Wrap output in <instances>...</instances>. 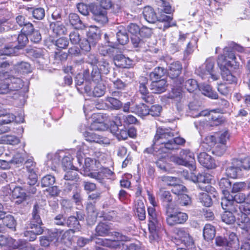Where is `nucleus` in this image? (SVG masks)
<instances>
[{"label": "nucleus", "instance_id": "38", "mask_svg": "<svg viewBox=\"0 0 250 250\" xmlns=\"http://www.w3.org/2000/svg\"><path fill=\"white\" fill-rule=\"evenodd\" d=\"M61 236V231L54 229L49 232L48 237H49L51 244H53L56 247H59Z\"/></svg>", "mask_w": 250, "mask_h": 250}, {"label": "nucleus", "instance_id": "8", "mask_svg": "<svg viewBox=\"0 0 250 250\" xmlns=\"http://www.w3.org/2000/svg\"><path fill=\"white\" fill-rule=\"evenodd\" d=\"M148 229L151 233H154L161 227L160 219L158 218L154 207H148Z\"/></svg>", "mask_w": 250, "mask_h": 250}, {"label": "nucleus", "instance_id": "5", "mask_svg": "<svg viewBox=\"0 0 250 250\" xmlns=\"http://www.w3.org/2000/svg\"><path fill=\"white\" fill-rule=\"evenodd\" d=\"M205 66L202 65L196 70V73L203 79H208V81L211 79L213 81L217 80L219 76L213 74V69L214 65V60L212 58H209L206 60L204 63Z\"/></svg>", "mask_w": 250, "mask_h": 250}, {"label": "nucleus", "instance_id": "10", "mask_svg": "<svg viewBox=\"0 0 250 250\" xmlns=\"http://www.w3.org/2000/svg\"><path fill=\"white\" fill-rule=\"evenodd\" d=\"M188 218L187 213L182 212H175L173 213H167V222L169 226L183 224Z\"/></svg>", "mask_w": 250, "mask_h": 250}, {"label": "nucleus", "instance_id": "60", "mask_svg": "<svg viewBox=\"0 0 250 250\" xmlns=\"http://www.w3.org/2000/svg\"><path fill=\"white\" fill-rule=\"evenodd\" d=\"M186 190L187 188L184 186L180 184L179 183H177L173 186L171 191L176 195L181 196L186 191Z\"/></svg>", "mask_w": 250, "mask_h": 250}, {"label": "nucleus", "instance_id": "7", "mask_svg": "<svg viewBox=\"0 0 250 250\" xmlns=\"http://www.w3.org/2000/svg\"><path fill=\"white\" fill-rule=\"evenodd\" d=\"M106 9L100 5L91 4L89 5V10L93 15V19L100 25H104L108 21Z\"/></svg>", "mask_w": 250, "mask_h": 250}, {"label": "nucleus", "instance_id": "47", "mask_svg": "<svg viewBox=\"0 0 250 250\" xmlns=\"http://www.w3.org/2000/svg\"><path fill=\"white\" fill-rule=\"evenodd\" d=\"M100 2V5L105 8V9H109L112 7L113 9L116 8V10L113 11L115 13H118L120 10V6L118 5H113L111 0H99Z\"/></svg>", "mask_w": 250, "mask_h": 250}, {"label": "nucleus", "instance_id": "27", "mask_svg": "<svg viewBox=\"0 0 250 250\" xmlns=\"http://www.w3.org/2000/svg\"><path fill=\"white\" fill-rule=\"evenodd\" d=\"M68 21L71 25L76 28L83 29L87 27L80 20L79 16L75 13H71L68 16Z\"/></svg>", "mask_w": 250, "mask_h": 250}, {"label": "nucleus", "instance_id": "9", "mask_svg": "<svg viewBox=\"0 0 250 250\" xmlns=\"http://www.w3.org/2000/svg\"><path fill=\"white\" fill-rule=\"evenodd\" d=\"M176 239L180 240L188 248L193 245V241L188 230L184 228H176L174 230Z\"/></svg>", "mask_w": 250, "mask_h": 250}, {"label": "nucleus", "instance_id": "48", "mask_svg": "<svg viewBox=\"0 0 250 250\" xmlns=\"http://www.w3.org/2000/svg\"><path fill=\"white\" fill-rule=\"evenodd\" d=\"M219 186L222 189L224 197L226 195L228 196V194H227V193H229L228 189L231 188V182L229 180L228 178H222L219 182Z\"/></svg>", "mask_w": 250, "mask_h": 250}, {"label": "nucleus", "instance_id": "14", "mask_svg": "<svg viewBox=\"0 0 250 250\" xmlns=\"http://www.w3.org/2000/svg\"><path fill=\"white\" fill-rule=\"evenodd\" d=\"M239 164L237 160H233L231 165L227 168L226 173L229 177L237 178L242 176V169Z\"/></svg>", "mask_w": 250, "mask_h": 250}, {"label": "nucleus", "instance_id": "36", "mask_svg": "<svg viewBox=\"0 0 250 250\" xmlns=\"http://www.w3.org/2000/svg\"><path fill=\"white\" fill-rule=\"evenodd\" d=\"M117 39L122 45L126 44L129 41L128 35L124 27H120L116 34Z\"/></svg>", "mask_w": 250, "mask_h": 250}, {"label": "nucleus", "instance_id": "24", "mask_svg": "<svg viewBox=\"0 0 250 250\" xmlns=\"http://www.w3.org/2000/svg\"><path fill=\"white\" fill-rule=\"evenodd\" d=\"M74 230L73 229L65 231L62 233L61 231V236L60 240V248H62V245L67 247H70L72 244V236L71 235V232L73 233Z\"/></svg>", "mask_w": 250, "mask_h": 250}, {"label": "nucleus", "instance_id": "55", "mask_svg": "<svg viewBox=\"0 0 250 250\" xmlns=\"http://www.w3.org/2000/svg\"><path fill=\"white\" fill-rule=\"evenodd\" d=\"M97 66L100 69L102 73L107 74L109 72V63L104 59H102L99 61Z\"/></svg>", "mask_w": 250, "mask_h": 250}, {"label": "nucleus", "instance_id": "42", "mask_svg": "<svg viewBox=\"0 0 250 250\" xmlns=\"http://www.w3.org/2000/svg\"><path fill=\"white\" fill-rule=\"evenodd\" d=\"M110 230L109 226L104 223H99L96 228V234L104 236L108 234Z\"/></svg>", "mask_w": 250, "mask_h": 250}, {"label": "nucleus", "instance_id": "56", "mask_svg": "<svg viewBox=\"0 0 250 250\" xmlns=\"http://www.w3.org/2000/svg\"><path fill=\"white\" fill-rule=\"evenodd\" d=\"M162 181L168 186H173L177 183H180V180L175 177L163 176L161 177Z\"/></svg>", "mask_w": 250, "mask_h": 250}, {"label": "nucleus", "instance_id": "46", "mask_svg": "<svg viewBox=\"0 0 250 250\" xmlns=\"http://www.w3.org/2000/svg\"><path fill=\"white\" fill-rule=\"evenodd\" d=\"M91 82L85 81L84 85L82 87H78V90L81 93H85L88 96H93L92 86H93Z\"/></svg>", "mask_w": 250, "mask_h": 250}, {"label": "nucleus", "instance_id": "3", "mask_svg": "<svg viewBox=\"0 0 250 250\" xmlns=\"http://www.w3.org/2000/svg\"><path fill=\"white\" fill-rule=\"evenodd\" d=\"M231 201L226 199H222L221 205L222 208L225 210L221 215L223 222L227 224L230 225L236 221L234 214L238 213V207L231 204Z\"/></svg>", "mask_w": 250, "mask_h": 250}, {"label": "nucleus", "instance_id": "44", "mask_svg": "<svg viewBox=\"0 0 250 250\" xmlns=\"http://www.w3.org/2000/svg\"><path fill=\"white\" fill-rule=\"evenodd\" d=\"M88 40L95 44L96 42L100 39L99 30L93 27H91L87 33Z\"/></svg>", "mask_w": 250, "mask_h": 250}, {"label": "nucleus", "instance_id": "57", "mask_svg": "<svg viewBox=\"0 0 250 250\" xmlns=\"http://www.w3.org/2000/svg\"><path fill=\"white\" fill-rule=\"evenodd\" d=\"M161 199L164 202L170 203L172 200V198L169 191L161 188L158 192Z\"/></svg>", "mask_w": 250, "mask_h": 250}, {"label": "nucleus", "instance_id": "39", "mask_svg": "<svg viewBox=\"0 0 250 250\" xmlns=\"http://www.w3.org/2000/svg\"><path fill=\"white\" fill-rule=\"evenodd\" d=\"M10 83L8 84L11 90H18L23 86V81L19 78L11 76L9 78Z\"/></svg>", "mask_w": 250, "mask_h": 250}, {"label": "nucleus", "instance_id": "13", "mask_svg": "<svg viewBox=\"0 0 250 250\" xmlns=\"http://www.w3.org/2000/svg\"><path fill=\"white\" fill-rule=\"evenodd\" d=\"M3 189L6 190V194H9L12 192L13 197L18 199L16 202L19 204L26 199V194L24 190L20 187H16L12 190L10 185H7L3 188Z\"/></svg>", "mask_w": 250, "mask_h": 250}, {"label": "nucleus", "instance_id": "62", "mask_svg": "<svg viewBox=\"0 0 250 250\" xmlns=\"http://www.w3.org/2000/svg\"><path fill=\"white\" fill-rule=\"evenodd\" d=\"M80 47L82 50L88 52L90 50L92 45H94L95 44L91 41L88 39H84L81 40L80 41Z\"/></svg>", "mask_w": 250, "mask_h": 250}, {"label": "nucleus", "instance_id": "4", "mask_svg": "<svg viewBox=\"0 0 250 250\" xmlns=\"http://www.w3.org/2000/svg\"><path fill=\"white\" fill-rule=\"evenodd\" d=\"M27 36L23 33L19 34L18 37L14 35L13 37L17 40L18 45L17 44L16 42L7 43L2 49L1 54L7 55V56L15 55L19 49L24 47L28 42V39Z\"/></svg>", "mask_w": 250, "mask_h": 250}, {"label": "nucleus", "instance_id": "23", "mask_svg": "<svg viewBox=\"0 0 250 250\" xmlns=\"http://www.w3.org/2000/svg\"><path fill=\"white\" fill-rule=\"evenodd\" d=\"M106 173H107L109 175H112L113 174V172L109 169L107 168H105L101 170V171H94L88 173L87 174V176L91 178L95 179L100 183L103 184L104 183V179L105 176V174Z\"/></svg>", "mask_w": 250, "mask_h": 250}, {"label": "nucleus", "instance_id": "32", "mask_svg": "<svg viewBox=\"0 0 250 250\" xmlns=\"http://www.w3.org/2000/svg\"><path fill=\"white\" fill-rule=\"evenodd\" d=\"M229 241H228L226 246L227 250H238L239 244L238 239L234 233H231L229 237Z\"/></svg>", "mask_w": 250, "mask_h": 250}, {"label": "nucleus", "instance_id": "25", "mask_svg": "<svg viewBox=\"0 0 250 250\" xmlns=\"http://www.w3.org/2000/svg\"><path fill=\"white\" fill-rule=\"evenodd\" d=\"M143 14L145 19L149 23L155 22L158 18L154 9L149 6L144 7Z\"/></svg>", "mask_w": 250, "mask_h": 250}, {"label": "nucleus", "instance_id": "35", "mask_svg": "<svg viewBox=\"0 0 250 250\" xmlns=\"http://www.w3.org/2000/svg\"><path fill=\"white\" fill-rule=\"evenodd\" d=\"M215 230L214 227L210 224H206L203 230V236L207 241L212 240L215 236Z\"/></svg>", "mask_w": 250, "mask_h": 250}, {"label": "nucleus", "instance_id": "50", "mask_svg": "<svg viewBox=\"0 0 250 250\" xmlns=\"http://www.w3.org/2000/svg\"><path fill=\"white\" fill-rule=\"evenodd\" d=\"M186 142V140L182 137H178L172 138L170 144L167 145L169 146V150L177 149V145H183Z\"/></svg>", "mask_w": 250, "mask_h": 250}, {"label": "nucleus", "instance_id": "1", "mask_svg": "<svg viewBox=\"0 0 250 250\" xmlns=\"http://www.w3.org/2000/svg\"><path fill=\"white\" fill-rule=\"evenodd\" d=\"M174 133L167 128H158L156 132L153 141V145L160 146L156 149H161L162 151L167 152L169 146L167 145L170 144Z\"/></svg>", "mask_w": 250, "mask_h": 250}, {"label": "nucleus", "instance_id": "20", "mask_svg": "<svg viewBox=\"0 0 250 250\" xmlns=\"http://www.w3.org/2000/svg\"><path fill=\"white\" fill-rule=\"evenodd\" d=\"M236 221L240 228L248 233L250 232V219L247 215L238 213Z\"/></svg>", "mask_w": 250, "mask_h": 250}, {"label": "nucleus", "instance_id": "41", "mask_svg": "<svg viewBox=\"0 0 250 250\" xmlns=\"http://www.w3.org/2000/svg\"><path fill=\"white\" fill-rule=\"evenodd\" d=\"M50 26L52 28L53 31L58 35H64L66 32V28L60 21L52 22Z\"/></svg>", "mask_w": 250, "mask_h": 250}, {"label": "nucleus", "instance_id": "28", "mask_svg": "<svg viewBox=\"0 0 250 250\" xmlns=\"http://www.w3.org/2000/svg\"><path fill=\"white\" fill-rule=\"evenodd\" d=\"M130 111L141 117L149 115V108L144 104L131 106L130 107Z\"/></svg>", "mask_w": 250, "mask_h": 250}, {"label": "nucleus", "instance_id": "17", "mask_svg": "<svg viewBox=\"0 0 250 250\" xmlns=\"http://www.w3.org/2000/svg\"><path fill=\"white\" fill-rule=\"evenodd\" d=\"M167 86V81L165 79L152 81L150 89L155 94H161L166 91Z\"/></svg>", "mask_w": 250, "mask_h": 250}, {"label": "nucleus", "instance_id": "6", "mask_svg": "<svg viewBox=\"0 0 250 250\" xmlns=\"http://www.w3.org/2000/svg\"><path fill=\"white\" fill-rule=\"evenodd\" d=\"M217 64L221 71V75L224 81L229 83H236V78L231 74L228 68V67L232 65L229 61H227L224 56L219 55L217 60Z\"/></svg>", "mask_w": 250, "mask_h": 250}, {"label": "nucleus", "instance_id": "21", "mask_svg": "<svg viewBox=\"0 0 250 250\" xmlns=\"http://www.w3.org/2000/svg\"><path fill=\"white\" fill-rule=\"evenodd\" d=\"M182 68V65L179 62H175L170 63L167 70V74L169 77L172 79L177 78L180 74Z\"/></svg>", "mask_w": 250, "mask_h": 250}, {"label": "nucleus", "instance_id": "2", "mask_svg": "<svg viewBox=\"0 0 250 250\" xmlns=\"http://www.w3.org/2000/svg\"><path fill=\"white\" fill-rule=\"evenodd\" d=\"M171 160L176 164L188 167L191 170L196 169L194 153L188 149H182L178 156H172Z\"/></svg>", "mask_w": 250, "mask_h": 250}, {"label": "nucleus", "instance_id": "43", "mask_svg": "<svg viewBox=\"0 0 250 250\" xmlns=\"http://www.w3.org/2000/svg\"><path fill=\"white\" fill-rule=\"evenodd\" d=\"M65 226L68 228H72L75 230H80L81 226L76 217L74 216H71L66 219Z\"/></svg>", "mask_w": 250, "mask_h": 250}, {"label": "nucleus", "instance_id": "15", "mask_svg": "<svg viewBox=\"0 0 250 250\" xmlns=\"http://www.w3.org/2000/svg\"><path fill=\"white\" fill-rule=\"evenodd\" d=\"M192 180L194 183H198V187L201 189L207 191L211 187L209 186H202L201 184L209 183L211 180V176L208 173L199 174L192 177Z\"/></svg>", "mask_w": 250, "mask_h": 250}, {"label": "nucleus", "instance_id": "37", "mask_svg": "<svg viewBox=\"0 0 250 250\" xmlns=\"http://www.w3.org/2000/svg\"><path fill=\"white\" fill-rule=\"evenodd\" d=\"M105 91V86L102 81H97L93 90V96L101 97L104 95Z\"/></svg>", "mask_w": 250, "mask_h": 250}, {"label": "nucleus", "instance_id": "33", "mask_svg": "<svg viewBox=\"0 0 250 250\" xmlns=\"http://www.w3.org/2000/svg\"><path fill=\"white\" fill-rule=\"evenodd\" d=\"M41 208L37 204L34 206L32 217L30 219V223L42 224V221L40 216Z\"/></svg>", "mask_w": 250, "mask_h": 250}, {"label": "nucleus", "instance_id": "29", "mask_svg": "<svg viewBox=\"0 0 250 250\" xmlns=\"http://www.w3.org/2000/svg\"><path fill=\"white\" fill-rule=\"evenodd\" d=\"M13 247L14 249H18L19 250H36L34 246L21 239L14 240Z\"/></svg>", "mask_w": 250, "mask_h": 250}, {"label": "nucleus", "instance_id": "64", "mask_svg": "<svg viewBox=\"0 0 250 250\" xmlns=\"http://www.w3.org/2000/svg\"><path fill=\"white\" fill-rule=\"evenodd\" d=\"M101 72L99 67L96 66H93V69L91 72V77L92 79V81L93 83H95L96 81L101 80Z\"/></svg>", "mask_w": 250, "mask_h": 250}, {"label": "nucleus", "instance_id": "16", "mask_svg": "<svg viewBox=\"0 0 250 250\" xmlns=\"http://www.w3.org/2000/svg\"><path fill=\"white\" fill-rule=\"evenodd\" d=\"M198 159L201 165L208 169H212L216 167L213 159L206 152L200 153L198 155Z\"/></svg>", "mask_w": 250, "mask_h": 250}, {"label": "nucleus", "instance_id": "63", "mask_svg": "<svg viewBox=\"0 0 250 250\" xmlns=\"http://www.w3.org/2000/svg\"><path fill=\"white\" fill-rule=\"evenodd\" d=\"M70 41L72 44H76L80 43L82 38L78 31L71 32L69 34Z\"/></svg>", "mask_w": 250, "mask_h": 250}, {"label": "nucleus", "instance_id": "11", "mask_svg": "<svg viewBox=\"0 0 250 250\" xmlns=\"http://www.w3.org/2000/svg\"><path fill=\"white\" fill-rule=\"evenodd\" d=\"M147 83V78L145 77H141L139 91L141 94V99H143L144 102L147 103H152L154 102V99L147 89L146 86Z\"/></svg>", "mask_w": 250, "mask_h": 250}, {"label": "nucleus", "instance_id": "18", "mask_svg": "<svg viewBox=\"0 0 250 250\" xmlns=\"http://www.w3.org/2000/svg\"><path fill=\"white\" fill-rule=\"evenodd\" d=\"M115 123L117 126L121 125L123 123L126 125L135 124L137 122V119L131 115L125 116L123 114H118L114 118Z\"/></svg>", "mask_w": 250, "mask_h": 250}, {"label": "nucleus", "instance_id": "34", "mask_svg": "<svg viewBox=\"0 0 250 250\" xmlns=\"http://www.w3.org/2000/svg\"><path fill=\"white\" fill-rule=\"evenodd\" d=\"M0 124H7L13 122L16 118V116L12 113L7 112L4 110H0Z\"/></svg>", "mask_w": 250, "mask_h": 250}, {"label": "nucleus", "instance_id": "54", "mask_svg": "<svg viewBox=\"0 0 250 250\" xmlns=\"http://www.w3.org/2000/svg\"><path fill=\"white\" fill-rule=\"evenodd\" d=\"M216 137L218 143L226 145V142L229 138V134L227 130H225L217 134Z\"/></svg>", "mask_w": 250, "mask_h": 250}, {"label": "nucleus", "instance_id": "31", "mask_svg": "<svg viewBox=\"0 0 250 250\" xmlns=\"http://www.w3.org/2000/svg\"><path fill=\"white\" fill-rule=\"evenodd\" d=\"M166 73V70L163 67H156L152 72L149 74V78L152 81H159Z\"/></svg>", "mask_w": 250, "mask_h": 250}, {"label": "nucleus", "instance_id": "52", "mask_svg": "<svg viewBox=\"0 0 250 250\" xmlns=\"http://www.w3.org/2000/svg\"><path fill=\"white\" fill-rule=\"evenodd\" d=\"M28 9L31 10L32 14L34 18L41 20L43 19L45 16V11L43 8H37L33 9V8H28Z\"/></svg>", "mask_w": 250, "mask_h": 250}, {"label": "nucleus", "instance_id": "53", "mask_svg": "<svg viewBox=\"0 0 250 250\" xmlns=\"http://www.w3.org/2000/svg\"><path fill=\"white\" fill-rule=\"evenodd\" d=\"M214 146L212 152L218 156H222L225 152L227 148V146L225 144L218 143Z\"/></svg>", "mask_w": 250, "mask_h": 250}, {"label": "nucleus", "instance_id": "40", "mask_svg": "<svg viewBox=\"0 0 250 250\" xmlns=\"http://www.w3.org/2000/svg\"><path fill=\"white\" fill-rule=\"evenodd\" d=\"M200 88V90L204 95L213 99L218 98V96L217 93L212 90V88L210 85L203 84L201 85Z\"/></svg>", "mask_w": 250, "mask_h": 250}, {"label": "nucleus", "instance_id": "58", "mask_svg": "<svg viewBox=\"0 0 250 250\" xmlns=\"http://www.w3.org/2000/svg\"><path fill=\"white\" fill-rule=\"evenodd\" d=\"M1 219L3 220V224L10 229H14L16 226V222L14 217L11 215H8L6 216L4 215V217Z\"/></svg>", "mask_w": 250, "mask_h": 250}, {"label": "nucleus", "instance_id": "61", "mask_svg": "<svg viewBox=\"0 0 250 250\" xmlns=\"http://www.w3.org/2000/svg\"><path fill=\"white\" fill-rule=\"evenodd\" d=\"M106 101L109 103L112 107L115 109H119L122 107V102L115 97H107Z\"/></svg>", "mask_w": 250, "mask_h": 250}, {"label": "nucleus", "instance_id": "26", "mask_svg": "<svg viewBox=\"0 0 250 250\" xmlns=\"http://www.w3.org/2000/svg\"><path fill=\"white\" fill-rule=\"evenodd\" d=\"M228 196H225L222 198V199H226L229 201H231V204L233 205H235L237 207H239V206L237 204L238 203H244L245 200L246 199V196L244 193H239L236 194L234 196L230 195L229 193H227Z\"/></svg>", "mask_w": 250, "mask_h": 250}, {"label": "nucleus", "instance_id": "22", "mask_svg": "<svg viewBox=\"0 0 250 250\" xmlns=\"http://www.w3.org/2000/svg\"><path fill=\"white\" fill-rule=\"evenodd\" d=\"M96 243L103 246L108 247L111 249H118L123 247V243L116 240H110L107 239H97Z\"/></svg>", "mask_w": 250, "mask_h": 250}, {"label": "nucleus", "instance_id": "51", "mask_svg": "<svg viewBox=\"0 0 250 250\" xmlns=\"http://www.w3.org/2000/svg\"><path fill=\"white\" fill-rule=\"evenodd\" d=\"M185 88L189 92H193L198 87L197 82L194 79H189L186 81L184 85Z\"/></svg>", "mask_w": 250, "mask_h": 250}, {"label": "nucleus", "instance_id": "19", "mask_svg": "<svg viewBox=\"0 0 250 250\" xmlns=\"http://www.w3.org/2000/svg\"><path fill=\"white\" fill-rule=\"evenodd\" d=\"M83 136L86 141L90 143H96L100 144H109V142L106 139L100 136L90 132H85Z\"/></svg>", "mask_w": 250, "mask_h": 250}, {"label": "nucleus", "instance_id": "49", "mask_svg": "<svg viewBox=\"0 0 250 250\" xmlns=\"http://www.w3.org/2000/svg\"><path fill=\"white\" fill-rule=\"evenodd\" d=\"M55 183V178L52 175H46L42 178L41 186L42 187H49L52 186Z\"/></svg>", "mask_w": 250, "mask_h": 250}, {"label": "nucleus", "instance_id": "45", "mask_svg": "<svg viewBox=\"0 0 250 250\" xmlns=\"http://www.w3.org/2000/svg\"><path fill=\"white\" fill-rule=\"evenodd\" d=\"M199 199L202 204L206 207H210L212 204V199L210 196L208 194V191L206 192L199 193L198 195Z\"/></svg>", "mask_w": 250, "mask_h": 250}, {"label": "nucleus", "instance_id": "12", "mask_svg": "<svg viewBox=\"0 0 250 250\" xmlns=\"http://www.w3.org/2000/svg\"><path fill=\"white\" fill-rule=\"evenodd\" d=\"M157 25L158 27L162 29L163 31L170 27L176 26L175 21H173V17L171 16H167L165 14H161L157 21Z\"/></svg>", "mask_w": 250, "mask_h": 250}, {"label": "nucleus", "instance_id": "30", "mask_svg": "<svg viewBox=\"0 0 250 250\" xmlns=\"http://www.w3.org/2000/svg\"><path fill=\"white\" fill-rule=\"evenodd\" d=\"M188 107L190 110L189 113L190 116L193 118L205 116H207L208 114L209 116H210V113H208L207 111H201L199 109V107L195 106L193 103H190L188 105Z\"/></svg>", "mask_w": 250, "mask_h": 250}, {"label": "nucleus", "instance_id": "59", "mask_svg": "<svg viewBox=\"0 0 250 250\" xmlns=\"http://www.w3.org/2000/svg\"><path fill=\"white\" fill-rule=\"evenodd\" d=\"M139 35L131 36V42L134 47H142L145 45L144 39L140 38Z\"/></svg>", "mask_w": 250, "mask_h": 250}]
</instances>
